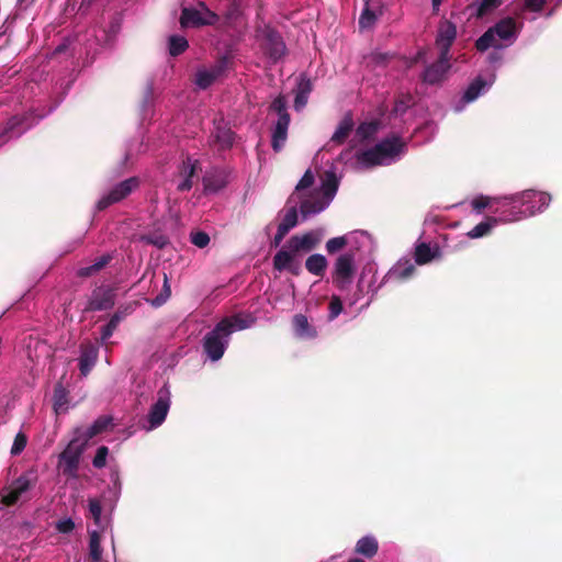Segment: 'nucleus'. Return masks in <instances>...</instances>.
<instances>
[{"label":"nucleus","mask_w":562,"mask_h":562,"mask_svg":"<svg viewBox=\"0 0 562 562\" xmlns=\"http://www.w3.org/2000/svg\"><path fill=\"white\" fill-rule=\"evenodd\" d=\"M171 405V392L167 384L157 392L156 401L150 405L146 417L140 422V428L147 432L160 427L167 418Z\"/></svg>","instance_id":"39448f33"},{"label":"nucleus","mask_w":562,"mask_h":562,"mask_svg":"<svg viewBox=\"0 0 562 562\" xmlns=\"http://www.w3.org/2000/svg\"><path fill=\"white\" fill-rule=\"evenodd\" d=\"M292 330L295 338L300 340H313L317 338L316 326L304 314H295L292 318Z\"/></svg>","instance_id":"f3484780"},{"label":"nucleus","mask_w":562,"mask_h":562,"mask_svg":"<svg viewBox=\"0 0 562 562\" xmlns=\"http://www.w3.org/2000/svg\"><path fill=\"white\" fill-rule=\"evenodd\" d=\"M457 36V27L450 21H443L440 23L437 34V46L440 49L443 58L449 55V49Z\"/></svg>","instance_id":"5701e85b"},{"label":"nucleus","mask_w":562,"mask_h":562,"mask_svg":"<svg viewBox=\"0 0 562 562\" xmlns=\"http://www.w3.org/2000/svg\"><path fill=\"white\" fill-rule=\"evenodd\" d=\"M339 186L335 167H330L321 177L319 188L313 190L301 201V214L303 218L318 214L324 211L335 198Z\"/></svg>","instance_id":"20e7f679"},{"label":"nucleus","mask_w":562,"mask_h":562,"mask_svg":"<svg viewBox=\"0 0 562 562\" xmlns=\"http://www.w3.org/2000/svg\"><path fill=\"white\" fill-rule=\"evenodd\" d=\"M56 529L60 533H70L75 529V522L70 517H64L56 522Z\"/></svg>","instance_id":"13d9d810"},{"label":"nucleus","mask_w":562,"mask_h":562,"mask_svg":"<svg viewBox=\"0 0 562 562\" xmlns=\"http://www.w3.org/2000/svg\"><path fill=\"white\" fill-rule=\"evenodd\" d=\"M356 271V259L355 254L345 252L341 254L335 262L334 267V282L344 289L352 282V278Z\"/></svg>","instance_id":"ddd939ff"},{"label":"nucleus","mask_w":562,"mask_h":562,"mask_svg":"<svg viewBox=\"0 0 562 562\" xmlns=\"http://www.w3.org/2000/svg\"><path fill=\"white\" fill-rule=\"evenodd\" d=\"M32 480L29 475H22L15 480L10 486L8 493L3 495V503L5 505L15 504L21 496L30 490Z\"/></svg>","instance_id":"b1692460"},{"label":"nucleus","mask_w":562,"mask_h":562,"mask_svg":"<svg viewBox=\"0 0 562 562\" xmlns=\"http://www.w3.org/2000/svg\"><path fill=\"white\" fill-rule=\"evenodd\" d=\"M441 3H442V0H431L434 11H438Z\"/></svg>","instance_id":"69168bd1"},{"label":"nucleus","mask_w":562,"mask_h":562,"mask_svg":"<svg viewBox=\"0 0 562 562\" xmlns=\"http://www.w3.org/2000/svg\"><path fill=\"white\" fill-rule=\"evenodd\" d=\"M312 91V85L310 79L305 76H300L297 81V89L294 99V109L301 111L307 103L308 94Z\"/></svg>","instance_id":"cd10ccee"},{"label":"nucleus","mask_w":562,"mask_h":562,"mask_svg":"<svg viewBox=\"0 0 562 562\" xmlns=\"http://www.w3.org/2000/svg\"><path fill=\"white\" fill-rule=\"evenodd\" d=\"M342 312V302L338 296H333L329 302L328 319L334 321Z\"/></svg>","instance_id":"603ef678"},{"label":"nucleus","mask_w":562,"mask_h":562,"mask_svg":"<svg viewBox=\"0 0 562 562\" xmlns=\"http://www.w3.org/2000/svg\"><path fill=\"white\" fill-rule=\"evenodd\" d=\"M270 110L278 114V120L272 128L271 145L274 151H280L285 145L290 125L285 99L282 95L277 97L272 101Z\"/></svg>","instance_id":"423d86ee"},{"label":"nucleus","mask_w":562,"mask_h":562,"mask_svg":"<svg viewBox=\"0 0 562 562\" xmlns=\"http://www.w3.org/2000/svg\"><path fill=\"white\" fill-rule=\"evenodd\" d=\"M218 20L216 13L211 11L204 3L195 8H184L181 13L180 23L183 27L213 25Z\"/></svg>","instance_id":"9d476101"},{"label":"nucleus","mask_w":562,"mask_h":562,"mask_svg":"<svg viewBox=\"0 0 562 562\" xmlns=\"http://www.w3.org/2000/svg\"><path fill=\"white\" fill-rule=\"evenodd\" d=\"M487 90V82L481 77L475 78L463 91V93L453 99L451 102V109L454 113H461L465 108L474 102L480 95Z\"/></svg>","instance_id":"4468645a"},{"label":"nucleus","mask_w":562,"mask_h":562,"mask_svg":"<svg viewBox=\"0 0 562 562\" xmlns=\"http://www.w3.org/2000/svg\"><path fill=\"white\" fill-rule=\"evenodd\" d=\"M214 135H215L216 140L221 144L222 147H229V146H232V144L234 142L233 132L231 131L229 127H226L222 123H218L215 126Z\"/></svg>","instance_id":"c9c22d12"},{"label":"nucleus","mask_w":562,"mask_h":562,"mask_svg":"<svg viewBox=\"0 0 562 562\" xmlns=\"http://www.w3.org/2000/svg\"><path fill=\"white\" fill-rule=\"evenodd\" d=\"M102 553L100 533L93 530L89 535V559L91 562H101Z\"/></svg>","instance_id":"473e14b6"},{"label":"nucleus","mask_w":562,"mask_h":562,"mask_svg":"<svg viewBox=\"0 0 562 562\" xmlns=\"http://www.w3.org/2000/svg\"><path fill=\"white\" fill-rule=\"evenodd\" d=\"M440 256L441 250L437 244L420 243L415 247V262L418 265L428 263Z\"/></svg>","instance_id":"393cba45"},{"label":"nucleus","mask_w":562,"mask_h":562,"mask_svg":"<svg viewBox=\"0 0 562 562\" xmlns=\"http://www.w3.org/2000/svg\"><path fill=\"white\" fill-rule=\"evenodd\" d=\"M375 272L376 271L373 266H369L368 268H366V270L363 271V273L360 278V281H359V286L361 290H362L364 278H366L367 273H370L372 276V279H374ZM379 289H380V285L375 286L373 280H371L370 283L368 284V292H371L372 294H375Z\"/></svg>","instance_id":"8fccbe9b"},{"label":"nucleus","mask_w":562,"mask_h":562,"mask_svg":"<svg viewBox=\"0 0 562 562\" xmlns=\"http://www.w3.org/2000/svg\"><path fill=\"white\" fill-rule=\"evenodd\" d=\"M305 267L313 276L323 277L327 268V259L321 254L311 255L305 261Z\"/></svg>","instance_id":"c756f323"},{"label":"nucleus","mask_w":562,"mask_h":562,"mask_svg":"<svg viewBox=\"0 0 562 562\" xmlns=\"http://www.w3.org/2000/svg\"><path fill=\"white\" fill-rule=\"evenodd\" d=\"M491 203L490 196L479 195L471 200L470 206L474 214L480 215L482 211Z\"/></svg>","instance_id":"de8ad7c7"},{"label":"nucleus","mask_w":562,"mask_h":562,"mask_svg":"<svg viewBox=\"0 0 562 562\" xmlns=\"http://www.w3.org/2000/svg\"><path fill=\"white\" fill-rule=\"evenodd\" d=\"M114 305V291L111 288L100 286L95 289L89 300L88 310L104 311Z\"/></svg>","instance_id":"aec40b11"},{"label":"nucleus","mask_w":562,"mask_h":562,"mask_svg":"<svg viewBox=\"0 0 562 562\" xmlns=\"http://www.w3.org/2000/svg\"><path fill=\"white\" fill-rule=\"evenodd\" d=\"M26 441L27 440H26L25 435H23L22 432H19L14 438V441H13V445L11 448V453L14 456L21 453L26 446Z\"/></svg>","instance_id":"bf43d9fd"},{"label":"nucleus","mask_w":562,"mask_h":562,"mask_svg":"<svg viewBox=\"0 0 562 562\" xmlns=\"http://www.w3.org/2000/svg\"><path fill=\"white\" fill-rule=\"evenodd\" d=\"M378 123L375 122H366L358 126L356 131V138L359 142H364L372 138L378 132Z\"/></svg>","instance_id":"ea45409f"},{"label":"nucleus","mask_w":562,"mask_h":562,"mask_svg":"<svg viewBox=\"0 0 562 562\" xmlns=\"http://www.w3.org/2000/svg\"><path fill=\"white\" fill-rule=\"evenodd\" d=\"M99 348L97 345L87 341L80 347L79 370L82 376H87L95 366Z\"/></svg>","instance_id":"4be33fe9"},{"label":"nucleus","mask_w":562,"mask_h":562,"mask_svg":"<svg viewBox=\"0 0 562 562\" xmlns=\"http://www.w3.org/2000/svg\"><path fill=\"white\" fill-rule=\"evenodd\" d=\"M492 10V0H475L467 8L469 18H482Z\"/></svg>","instance_id":"72a5a7b5"},{"label":"nucleus","mask_w":562,"mask_h":562,"mask_svg":"<svg viewBox=\"0 0 562 562\" xmlns=\"http://www.w3.org/2000/svg\"><path fill=\"white\" fill-rule=\"evenodd\" d=\"M415 273V263L407 258L400 259L384 276L382 283L404 282Z\"/></svg>","instance_id":"dca6fc26"},{"label":"nucleus","mask_w":562,"mask_h":562,"mask_svg":"<svg viewBox=\"0 0 562 562\" xmlns=\"http://www.w3.org/2000/svg\"><path fill=\"white\" fill-rule=\"evenodd\" d=\"M314 182V175L311 170H307L300 182L296 184L295 194L300 195L305 189L310 188Z\"/></svg>","instance_id":"5fc2aeb1"},{"label":"nucleus","mask_w":562,"mask_h":562,"mask_svg":"<svg viewBox=\"0 0 562 562\" xmlns=\"http://www.w3.org/2000/svg\"><path fill=\"white\" fill-rule=\"evenodd\" d=\"M188 48V41L180 35H172L169 38V53L172 56L182 54Z\"/></svg>","instance_id":"79ce46f5"},{"label":"nucleus","mask_w":562,"mask_h":562,"mask_svg":"<svg viewBox=\"0 0 562 562\" xmlns=\"http://www.w3.org/2000/svg\"><path fill=\"white\" fill-rule=\"evenodd\" d=\"M492 229V220L485 218L467 233V238L479 239L487 236Z\"/></svg>","instance_id":"4c0bfd02"},{"label":"nucleus","mask_w":562,"mask_h":562,"mask_svg":"<svg viewBox=\"0 0 562 562\" xmlns=\"http://www.w3.org/2000/svg\"><path fill=\"white\" fill-rule=\"evenodd\" d=\"M139 239L146 244L154 245L157 248H162L168 243L164 235H143Z\"/></svg>","instance_id":"864d4df0"},{"label":"nucleus","mask_w":562,"mask_h":562,"mask_svg":"<svg viewBox=\"0 0 562 562\" xmlns=\"http://www.w3.org/2000/svg\"><path fill=\"white\" fill-rule=\"evenodd\" d=\"M229 59L222 57L215 64L206 67H200L195 71L194 85L199 89H206L217 79H220L228 68Z\"/></svg>","instance_id":"f8f14e48"},{"label":"nucleus","mask_w":562,"mask_h":562,"mask_svg":"<svg viewBox=\"0 0 562 562\" xmlns=\"http://www.w3.org/2000/svg\"><path fill=\"white\" fill-rule=\"evenodd\" d=\"M270 44H271V47L269 48L270 57L273 59L280 58L283 55L284 49H285L283 42L280 40L279 36L271 34L270 35Z\"/></svg>","instance_id":"a18cd8bd"},{"label":"nucleus","mask_w":562,"mask_h":562,"mask_svg":"<svg viewBox=\"0 0 562 562\" xmlns=\"http://www.w3.org/2000/svg\"><path fill=\"white\" fill-rule=\"evenodd\" d=\"M405 144L400 137L392 136L378 143L374 147L356 153L351 166L356 170H364L375 166H386L398 160Z\"/></svg>","instance_id":"7ed1b4c3"},{"label":"nucleus","mask_w":562,"mask_h":562,"mask_svg":"<svg viewBox=\"0 0 562 562\" xmlns=\"http://www.w3.org/2000/svg\"><path fill=\"white\" fill-rule=\"evenodd\" d=\"M88 510L98 528L104 529L108 526L109 520L102 515V504L99 498L92 497L88 499Z\"/></svg>","instance_id":"c85d7f7f"},{"label":"nucleus","mask_w":562,"mask_h":562,"mask_svg":"<svg viewBox=\"0 0 562 562\" xmlns=\"http://www.w3.org/2000/svg\"><path fill=\"white\" fill-rule=\"evenodd\" d=\"M8 130L5 131V135H8V138L20 136L23 132H25L30 126L31 123L24 124V119L14 116L12 120H10L8 124Z\"/></svg>","instance_id":"a19ab883"},{"label":"nucleus","mask_w":562,"mask_h":562,"mask_svg":"<svg viewBox=\"0 0 562 562\" xmlns=\"http://www.w3.org/2000/svg\"><path fill=\"white\" fill-rule=\"evenodd\" d=\"M288 233V231H284L282 229V227L278 226L277 233L273 238V244L278 246Z\"/></svg>","instance_id":"680f3d73"},{"label":"nucleus","mask_w":562,"mask_h":562,"mask_svg":"<svg viewBox=\"0 0 562 562\" xmlns=\"http://www.w3.org/2000/svg\"><path fill=\"white\" fill-rule=\"evenodd\" d=\"M467 240L465 239H462L460 240L454 247H453V250H460L464 247H467Z\"/></svg>","instance_id":"0e129e2a"},{"label":"nucleus","mask_w":562,"mask_h":562,"mask_svg":"<svg viewBox=\"0 0 562 562\" xmlns=\"http://www.w3.org/2000/svg\"><path fill=\"white\" fill-rule=\"evenodd\" d=\"M139 187V179L137 177L128 178L116 186H114L108 193L103 194L97 202V209L102 211L109 205L120 202L128 196L134 190Z\"/></svg>","instance_id":"9b49d317"},{"label":"nucleus","mask_w":562,"mask_h":562,"mask_svg":"<svg viewBox=\"0 0 562 562\" xmlns=\"http://www.w3.org/2000/svg\"><path fill=\"white\" fill-rule=\"evenodd\" d=\"M546 4V0H525V8L532 12H539Z\"/></svg>","instance_id":"052dcab7"},{"label":"nucleus","mask_w":562,"mask_h":562,"mask_svg":"<svg viewBox=\"0 0 562 562\" xmlns=\"http://www.w3.org/2000/svg\"><path fill=\"white\" fill-rule=\"evenodd\" d=\"M551 196L544 192L526 190L510 196H494V225L497 222L508 223L532 216L542 212L550 203Z\"/></svg>","instance_id":"f257e3e1"},{"label":"nucleus","mask_w":562,"mask_h":562,"mask_svg":"<svg viewBox=\"0 0 562 562\" xmlns=\"http://www.w3.org/2000/svg\"><path fill=\"white\" fill-rule=\"evenodd\" d=\"M344 246H348L347 234L345 236L328 239L326 243V250L329 254H334L340 250Z\"/></svg>","instance_id":"09e8293b"},{"label":"nucleus","mask_w":562,"mask_h":562,"mask_svg":"<svg viewBox=\"0 0 562 562\" xmlns=\"http://www.w3.org/2000/svg\"><path fill=\"white\" fill-rule=\"evenodd\" d=\"M273 267L278 271H289L297 276L302 268V255L286 241L273 257Z\"/></svg>","instance_id":"1a4fd4ad"},{"label":"nucleus","mask_w":562,"mask_h":562,"mask_svg":"<svg viewBox=\"0 0 562 562\" xmlns=\"http://www.w3.org/2000/svg\"><path fill=\"white\" fill-rule=\"evenodd\" d=\"M110 261V256H102L95 260L94 263L86 267H81L78 269L77 274L79 277H90L94 273L99 272L102 268H104Z\"/></svg>","instance_id":"e433bc0d"},{"label":"nucleus","mask_w":562,"mask_h":562,"mask_svg":"<svg viewBox=\"0 0 562 562\" xmlns=\"http://www.w3.org/2000/svg\"><path fill=\"white\" fill-rule=\"evenodd\" d=\"M476 49L485 52L492 46V27H488L475 43Z\"/></svg>","instance_id":"3c124183"},{"label":"nucleus","mask_w":562,"mask_h":562,"mask_svg":"<svg viewBox=\"0 0 562 562\" xmlns=\"http://www.w3.org/2000/svg\"><path fill=\"white\" fill-rule=\"evenodd\" d=\"M200 169L199 161L196 159L187 158L179 168V173L175 179L177 189L179 191H189L193 186V178Z\"/></svg>","instance_id":"a211bd4d"},{"label":"nucleus","mask_w":562,"mask_h":562,"mask_svg":"<svg viewBox=\"0 0 562 562\" xmlns=\"http://www.w3.org/2000/svg\"><path fill=\"white\" fill-rule=\"evenodd\" d=\"M111 424V418L109 417H101L97 419L91 426L83 430H77L76 435H80L81 439H85V442L87 443L89 439L93 438L104 429L109 427Z\"/></svg>","instance_id":"7c9ffc66"},{"label":"nucleus","mask_w":562,"mask_h":562,"mask_svg":"<svg viewBox=\"0 0 562 562\" xmlns=\"http://www.w3.org/2000/svg\"><path fill=\"white\" fill-rule=\"evenodd\" d=\"M108 453H109V449L105 446L99 447L97 450V453L93 458V461H92L93 467L98 468V469L103 468L106 462Z\"/></svg>","instance_id":"4d7b16f0"},{"label":"nucleus","mask_w":562,"mask_h":562,"mask_svg":"<svg viewBox=\"0 0 562 562\" xmlns=\"http://www.w3.org/2000/svg\"><path fill=\"white\" fill-rule=\"evenodd\" d=\"M353 130V121L350 115H346L338 124L336 131L331 136V142L335 144H342Z\"/></svg>","instance_id":"2f4dec72"},{"label":"nucleus","mask_w":562,"mask_h":562,"mask_svg":"<svg viewBox=\"0 0 562 562\" xmlns=\"http://www.w3.org/2000/svg\"><path fill=\"white\" fill-rule=\"evenodd\" d=\"M450 67V55L443 58L440 53L438 60L425 69L424 81L430 85L440 82L445 79Z\"/></svg>","instance_id":"6ab92c4d"},{"label":"nucleus","mask_w":562,"mask_h":562,"mask_svg":"<svg viewBox=\"0 0 562 562\" xmlns=\"http://www.w3.org/2000/svg\"><path fill=\"white\" fill-rule=\"evenodd\" d=\"M68 393L61 384H57L54 390V409L56 413H61L67 409Z\"/></svg>","instance_id":"58836bf2"},{"label":"nucleus","mask_w":562,"mask_h":562,"mask_svg":"<svg viewBox=\"0 0 562 562\" xmlns=\"http://www.w3.org/2000/svg\"><path fill=\"white\" fill-rule=\"evenodd\" d=\"M190 239H191V243L199 248H204L210 243V236L204 232L192 233L190 236Z\"/></svg>","instance_id":"6e6d98bb"},{"label":"nucleus","mask_w":562,"mask_h":562,"mask_svg":"<svg viewBox=\"0 0 562 562\" xmlns=\"http://www.w3.org/2000/svg\"><path fill=\"white\" fill-rule=\"evenodd\" d=\"M456 61H462V63H463V61H465V57H464V55H460V56H458V57L456 58Z\"/></svg>","instance_id":"774afa93"},{"label":"nucleus","mask_w":562,"mask_h":562,"mask_svg":"<svg viewBox=\"0 0 562 562\" xmlns=\"http://www.w3.org/2000/svg\"><path fill=\"white\" fill-rule=\"evenodd\" d=\"M121 319H122V316L119 313H115L110 318L109 323L102 327V330H101L102 342H105L113 335V333L116 329Z\"/></svg>","instance_id":"37998d69"},{"label":"nucleus","mask_w":562,"mask_h":562,"mask_svg":"<svg viewBox=\"0 0 562 562\" xmlns=\"http://www.w3.org/2000/svg\"><path fill=\"white\" fill-rule=\"evenodd\" d=\"M256 322L251 314L238 313L221 319L214 328L207 331L202 340L206 358L216 362L224 356L233 333L250 328Z\"/></svg>","instance_id":"f03ea898"},{"label":"nucleus","mask_w":562,"mask_h":562,"mask_svg":"<svg viewBox=\"0 0 562 562\" xmlns=\"http://www.w3.org/2000/svg\"><path fill=\"white\" fill-rule=\"evenodd\" d=\"M348 252L358 254L359 256L371 255L374 250V240L366 231H353L347 234Z\"/></svg>","instance_id":"2eb2a0df"},{"label":"nucleus","mask_w":562,"mask_h":562,"mask_svg":"<svg viewBox=\"0 0 562 562\" xmlns=\"http://www.w3.org/2000/svg\"><path fill=\"white\" fill-rule=\"evenodd\" d=\"M349 155V151H346L340 155V160L347 162V156Z\"/></svg>","instance_id":"338daca9"},{"label":"nucleus","mask_w":562,"mask_h":562,"mask_svg":"<svg viewBox=\"0 0 562 562\" xmlns=\"http://www.w3.org/2000/svg\"><path fill=\"white\" fill-rule=\"evenodd\" d=\"M227 184V177L223 171L212 170L203 177L204 190L207 193H215Z\"/></svg>","instance_id":"bb28decb"},{"label":"nucleus","mask_w":562,"mask_h":562,"mask_svg":"<svg viewBox=\"0 0 562 562\" xmlns=\"http://www.w3.org/2000/svg\"><path fill=\"white\" fill-rule=\"evenodd\" d=\"M364 1H366V7L359 18V26L361 30H367V29L372 27L378 19V15L380 14V12H376L371 9L369 0H364Z\"/></svg>","instance_id":"f704fd0d"},{"label":"nucleus","mask_w":562,"mask_h":562,"mask_svg":"<svg viewBox=\"0 0 562 562\" xmlns=\"http://www.w3.org/2000/svg\"><path fill=\"white\" fill-rule=\"evenodd\" d=\"M170 294H171V290H170L168 278H167V274H164L162 290L155 299H153L150 301V304L154 307H159L168 301V299L170 297Z\"/></svg>","instance_id":"c03bdc74"},{"label":"nucleus","mask_w":562,"mask_h":562,"mask_svg":"<svg viewBox=\"0 0 562 562\" xmlns=\"http://www.w3.org/2000/svg\"><path fill=\"white\" fill-rule=\"evenodd\" d=\"M111 480L113 482V485L117 488V491L121 490V481L117 472H113L111 474Z\"/></svg>","instance_id":"e2e57ef3"},{"label":"nucleus","mask_w":562,"mask_h":562,"mask_svg":"<svg viewBox=\"0 0 562 562\" xmlns=\"http://www.w3.org/2000/svg\"><path fill=\"white\" fill-rule=\"evenodd\" d=\"M86 445L85 439H81L80 435H76L60 453L58 469L64 475L70 477H75L77 475L80 458Z\"/></svg>","instance_id":"0eeeda50"},{"label":"nucleus","mask_w":562,"mask_h":562,"mask_svg":"<svg viewBox=\"0 0 562 562\" xmlns=\"http://www.w3.org/2000/svg\"><path fill=\"white\" fill-rule=\"evenodd\" d=\"M322 235L317 232H307L292 236L288 243L302 256L313 250L321 241Z\"/></svg>","instance_id":"412c9836"},{"label":"nucleus","mask_w":562,"mask_h":562,"mask_svg":"<svg viewBox=\"0 0 562 562\" xmlns=\"http://www.w3.org/2000/svg\"><path fill=\"white\" fill-rule=\"evenodd\" d=\"M296 224H297V212H296L295 206H292L286 211V213H285L283 220L281 221V223L279 224V226L282 227V229L289 232L290 229L295 227Z\"/></svg>","instance_id":"49530a36"},{"label":"nucleus","mask_w":562,"mask_h":562,"mask_svg":"<svg viewBox=\"0 0 562 562\" xmlns=\"http://www.w3.org/2000/svg\"><path fill=\"white\" fill-rule=\"evenodd\" d=\"M522 27V23L515 18L505 16L494 23V52L498 48L507 47L514 44ZM496 55L494 54V63Z\"/></svg>","instance_id":"6e6552de"},{"label":"nucleus","mask_w":562,"mask_h":562,"mask_svg":"<svg viewBox=\"0 0 562 562\" xmlns=\"http://www.w3.org/2000/svg\"><path fill=\"white\" fill-rule=\"evenodd\" d=\"M379 550L378 539L373 535L361 537L355 546V552L363 558L372 559Z\"/></svg>","instance_id":"a878e982"}]
</instances>
